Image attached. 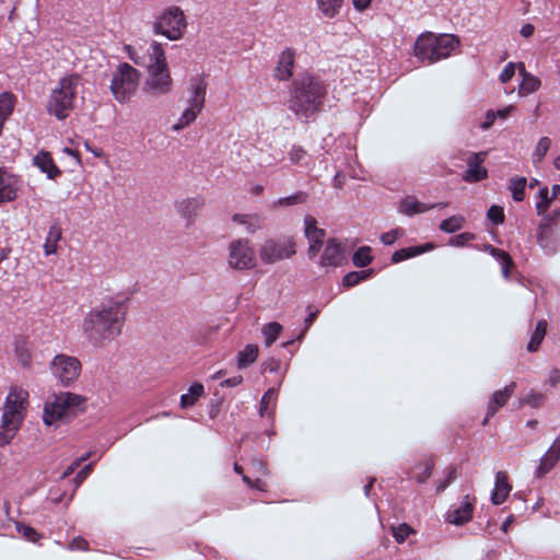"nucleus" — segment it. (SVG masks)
Returning <instances> with one entry per match:
<instances>
[{
    "instance_id": "obj_1",
    "label": "nucleus",
    "mask_w": 560,
    "mask_h": 560,
    "mask_svg": "<svg viewBox=\"0 0 560 560\" xmlns=\"http://www.w3.org/2000/svg\"><path fill=\"white\" fill-rule=\"evenodd\" d=\"M327 93V85L318 77L299 75L290 86L289 109L298 118L310 119L322 112Z\"/></svg>"
},
{
    "instance_id": "obj_2",
    "label": "nucleus",
    "mask_w": 560,
    "mask_h": 560,
    "mask_svg": "<svg viewBox=\"0 0 560 560\" xmlns=\"http://www.w3.org/2000/svg\"><path fill=\"white\" fill-rule=\"evenodd\" d=\"M27 397V392L16 387L11 388L7 396L0 422V447L9 444L18 433L24 419Z\"/></svg>"
},
{
    "instance_id": "obj_3",
    "label": "nucleus",
    "mask_w": 560,
    "mask_h": 560,
    "mask_svg": "<svg viewBox=\"0 0 560 560\" xmlns=\"http://www.w3.org/2000/svg\"><path fill=\"white\" fill-rule=\"evenodd\" d=\"M145 66L149 70V78L144 90L152 95L167 94L172 89V78L161 44L153 42L150 45Z\"/></svg>"
},
{
    "instance_id": "obj_4",
    "label": "nucleus",
    "mask_w": 560,
    "mask_h": 560,
    "mask_svg": "<svg viewBox=\"0 0 560 560\" xmlns=\"http://www.w3.org/2000/svg\"><path fill=\"white\" fill-rule=\"evenodd\" d=\"M458 45L459 40L455 35L441 34L436 36L431 32H427L417 38L413 54L421 61L433 63L450 57Z\"/></svg>"
},
{
    "instance_id": "obj_5",
    "label": "nucleus",
    "mask_w": 560,
    "mask_h": 560,
    "mask_svg": "<svg viewBox=\"0 0 560 560\" xmlns=\"http://www.w3.org/2000/svg\"><path fill=\"white\" fill-rule=\"evenodd\" d=\"M80 88L81 78L77 74L60 79L58 84L51 90L47 102L48 113L59 120L67 118L74 108Z\"/></svg>"
},
{
    "instance_id": "obj_6",
    "label": "nucleus",
    "mask_w": 560,
    "mask_h": 560,
    "mask_svg": "<svg viewBox=\"0 0 560 560\" xmlns=\"http://www.w3.org/2000/svg\"><path fill=\"white\" fill-rule=\"evenodd\" d=\"M82 396L72 393H60L54 396L51 401H47L44 407L43 420L45 424L52 425L57 421L74 412L83 404Z\"/></svg>"
},
{
    "instance_id": "obj_7",
    "label": "nucleus",
    "mask_w": 560,
    "mask_h": 560,
    "mask_svg": "<svg viewBox=\"0 0 560 560\" xmlns=\"http://www.w3.org/2000/svg\"><path fill=\"white\" fill-rule=\"evenodd\" d=\"M139 84V72L128 63H121L115 72L110 91L116 101L126 103L137 91Z\"/></svg>"
},
{
    "instance_id": "obj_8",
    "label": "nucleus",
    "mask_w": 560,
    "mask_h": 560,
    "mask_svg": "<svg viewBox=\"0 0 560 560\" xmlns=\"http://www.w3.org/2000/svg\"><path fill=\"white\" fill-rule=\"evenodd\" d=\"M131 295L130 291H126L107 300V339L121 334Z\"/></svg>"
},
{
    "instance_id": "obj_9",
    "label": "nucleus",
    "mask_w": 560,
    "mask_h": 560,
    "mask_svg": "<svg viewBox=\"0 0 560 560\" xmlns=\"http://www.w3.org/2000/svg\"><path fill=\"white\" fill-rule=\"evenodd\" d=\"M186 28L184 12L177 7H171L161 14L154 23L156 34L164 35L171 40L179 39Z\"/></svg>"
},
{
    "instance_id": "obj_10",
    "label": "nucleus",
    "mask_w": 560,
    "mask_h": 560,
    "mask_svg": "<svg viewBox=\"0 0 560 560\" xmlns=\"http://www.w3.org/2000/svg\"><path fill=\"white\" fill-rule=\"evenodd\" d=\"M228 262L235 270H249L256 266L255 250L247 238L230 243Z\"/></svg>"
},
{
    "instance_id": "obj_11",
    "label": "nucleus",
    "mask_w": 560,
    "mask_h": 560,
    "mask_svg": "<svg viewBox=\"0 0 560 560\" xmlns=\"http://www.w3.org/2000/svg\"><path fill=\"white\" fill-rule=\"evenodd\" d=\"M295 254V242L292 237L278 241L269 238L264 242L259 249V255L265 264H275L276 261L290 258Z\"/></svg>"
},
{
    "instance_id": "obj_12",
    "label": "nucleus",
    "mask_w": 560,
    "mask_h": 560,
    "mask_svg": "<svg viewBox=\"0 0 560 560\" xmlns=\"http://www.w3.org/2000/svg\"><path fill=\"white\" fill-rule=\"evenodd\" d=\"M51 373L62 385L75 381L81 372V362L71 355L57 354L50 363Z\"/></svg>"
},
{
    "instance_id": "obj_13",
    "label": "nucleus",
    "mask_w": 560,
    "mask_h": 560,
    "mask_svg": "<svg viewBox=\"0 0 560 560\" xmlns=\"http://www.w3.org/2000/svg\"><path fill=\"white\" fill-rule=\"evenodd\" d=\"M304 234L308 241V255L311 258L315 257L322 249L326 231L317 226V220L307 214L304 217Z\"/></svg>"
},
{
    "instance_id": "obj_14",
    "label": "nucleus",
    "mask_w": 560,
    "mask_h": 560,
    "mask_svg": "<svg viewBox=\"0 0 560 560\" xmlns=\"http://www.w3.org/2000/svg\"><path fill=\"white\" fill-rule=\"evenodd\" d=\"M476 501V497L465 495L458 506L447 511L446 521L457 526L467 524L472 518Z\"/></svg>"
},
{
    "instance_id": "obj_15",
    "label": "nucleus",
    "mask_w": 560,
    "mask_h": 560,
    "mask_svg": "<svg viewBox=\"0 0 560 560\" xmlns=\"http://www.w3.org/2000/svg\"><path fill=\"white\" fill-rule=\"evenodd\" d=\"M84 332L94 345L101 346L105 336V315L104 311L91 313L84 320Z\"/></svg>"
},
{
    "instance_id": "obj_16",
    "label": "nucleus",
    "mask_w": 560,
    "mask_h": 560,
    "mask_svg": "<svg viewBox=\"0 0 560 560\" xmlns=\"http://www.w3.org/2000/svg\"><path fill=\"white\" fill-rule=\"evenodd\" d=\"M488 153L485 151L471 153L467 160V170L463 175V179L467 183H478L488 178L487 168L482 167Z\"/></svg>"
},
{
    "instance_id": "obj_17",
    "label": "nucleus",
    "mask_w": 560,
    "mask_h": 560,
    "mask_svg": "<svg viewBox=\"0 0 560 560\" xmlns=\"http://www.w3.org/2000/svg\"><path fill=\"white\" fill-rule=\"evenodd\" d=\"M516 388V383L511 382L509 385H506L503 389L495 390L487 406V412L486 417L482 420L481 424L486 427L490 419L494 417V415L498 412V410L506 405L509 399L512 397Z\"/></svg>"
},
{
    "instance_id": "obj_18",
    "label": "nucleus",
    "mask_w": 560,
    "mask_h": 560,
    "mask_svg": "<svg viewBox=\"0 0 560 560\" xmlns=\"http://www.w3.org/2000/svg\"><path fill=\"white\" fill-rule=\"evenodd\" d=\"M296 52L293 48L284 49L277 61L273 77L278 81H288L293 75Z\"/></svg>"
},
{
    "instance_id": "obj_19",
    "label": "nucleus",
    "mask_w": 560,
    "mask_h": 560,
    "mask_svg": "<svg viewBox=\"0 0 560 560\" xmlns=\"http://www.w3.org/2000/svg\"><path fill=\"white\" fill-rule=\"evenodd\" d=\"M560 460V434L556 438L552 445L540 458L539 465L535 471L537 478L545 477Z\"/></svg>"
},
{
    "instance_id": "obj_20",
    "label": "nucleus",
    "mask_w": 560,
    "mask_h": 560,
    "mask_svg": "<svg viewBox=\"0 0 560 560\" xmlns=\"http://www.w3.org/2000/svg\"><path fill=\"white\" fill-rule=\"evenodd\" d=\"M20 180L4 168H0V203L10 202L18 196Z\"/></svg>"
},
{
    "instance_id": "obj_21",
    "label": "nucleus",
    "mask_w": 560,
    "mask_h": 560,
    "mask_svg": "<svg viewBox=\"0 0 560 560\" xmlns=\"http://www.w3.org/2000/svg\"><path fill=\"white\" fill-rule=\"evenodd\" d=\"M203 207L205 199L201 197L183 199L176 203L177 212L187 221L188 226L195 222Z\"/></svg>"
},
{
    "instance_id": "obj_22",
    "label": "nucleus",
    "mask_w": 560,
    "mask_h": 560,
    "mask_svg": "<svg viewBox=\"0 0 560 560\" xmlns=\"http://www.w3.org/2000/svg\"><path fill=\"white\" fill-rule=\"evenodd\" d=\"M345 259L343 248L336 238H329L320 257V266L338 267Z\"/></svg>"
},
{
    "instance_id": "obj_23",
    "label": "nucleus",
    "mask_w": 560,
    "mask_h": 560,
    "mask_svg": "<svg viewBox=\"0 0 560 560\" xmlns=\"http://www.w3.org/2000/svg\"><path fill=\"white\" fill-rule=\"evenodd\" d=\"M190 96L188 98V104L191 107L201 109L205 107L206 103V93H207V82L203 75H196L190 80Z\"/></svg>"
},
{
    "instance_id": "obj_24",
    "label": "nucleus",
    "mask_w": 560,
    "mask_h": 560,
    "mask_svg": "<svg viewBox=\"0 0 560 560\" xmlns=\"http://www.w3.org/2000/svg\"><path fill=\"white\" fill-rule=\"evenodd\" d=\"M512 486L509 482V476L505 471H498L495 475L494 489L491 493V502L494 505L502 504L509 497Z\"/></svg>"
},
{
    "instance_id": "obj_25",
    "label": "nucleus",
    "mask_w": 560,
    "mask_h": 560,
    "mask_svg": "<svg viewBox=\"0 0 560 560\" xmlns=\"http://www.w3.org/2000/svg\"><path fill=\"white\" fill-rule=\"evenodd\" d=\"M33 164L45 173L49 179H55L61 174L48 152L40 151L33 158Z\"/></svg>"
},
{
    "instance_id": "obj_26",
    "label": "nucleus",
    "mask_w": 560,
    "mask_h": 560,
    "mask_svg": "<svg viewBox=\"0 0 560 560\" xmlns=\"http://www.w3.org/2000/svg\"><path fill=\"white\" fill-rule=\"evenodd\" d=\"M431 209H432V206L420 202L413 196H407V197L402 198L399 202V211L402 214H406L408 217H412L418 213H423Z\"/></svg>"
},
{
    "instance_id": "obj_27",
    "label": "nucleus",
    "mask_w": 560,
    "mask_h": 560,
    "mask_svg": "<svg viewBox=\"0 0 560 560\" xmlns=\"http://www.w3.org/2000/svg\"><path fill=\"white\" fill-rule=\"evenodd\" d=\"M434 248L433 243H425L424 245L411 246L396 250L392 256V262L398 264L402 260L416 257Z\"/></svg>"
},
{
    "instance_id": "obj_28",
    "label": "nucleus",
    "mask_w": 560,
    "mask_h": 560,
    "mask_svg": "<svg viewBox=\"0 0 560 560\" xmlns=\"http://www.w3.org/2000/svg\"><path fill=\"white\" fill-rule=\"evenodd\" d=\"M310 195L306 191L298 190L291 196L281 197L275 200L269 208L277 210L279 208H288L296 205H304L308 201Z\"/></svg>"
},
{
    "instance_id": "obj_29",
    "label": "nucleus",
    "mask_w": 560,
    "mask_h": 560,
    "mask_svg": "<svg viewBox=\"0 0 560 560\" xmlns=\"http://www.w3.org/2000/svg\"><path fill=\"white\" fill-rule=\"evenodd\" d=\"M232 221L236 224L245 225L246 231L250 234L255 233L257 230H260L262 226V218L257 213L252 214H241L235 213L232 217Z\"/></svg>"
},
{
    "instance_id": "obj_30",
    "label": "nucleus",
    "mask_w": 560,
    "mask_h": 560,
    "mask_svg": "<svg viewBox=\"0 0 560 560\" xmlns=\"http://www.w3.org/2000/svg\"><path fill=\"white\" fill-rule=\"evenodd\" d=\"M537 243L549 254L557 252L556 242L552 237V229L549 224H540L537 231Z\"/></svg>"
},
{
    "instance_id": "obj_31",
    "label": "nucleus",
    "mask_w": 560,
    "mask_h": 560,
    "mask_svg": "<svg viewBox=\"0 0 560 560\" xmlns=\"http://www.w3.org/2000/svg\"><path fill=\"white\" fill-rule=\"evenodd\" d=\"M343 3L345 0H316L318 11L328 19L337 16L343 7Z\"/></svg>"
},
{
    "instance_id": "obj_32",
    "label": "nucleus",
    "mask_w": 560,
    "mask_h": 560,
    "mask_svg": "<svg viewBox=\"0 0 560 560\" xmlns=\"http://www.w3.org/2000/svg\"><path fill=\"white\" fill-rule=\"evenodd\" d=\"M288 154L292 164L300 166H310L313 164L310 154L302 145L293 144Z\"/></svg>"
},
{
    "instance_id": "obj_33",
    "label": "nucleus",
    "mask_w": 560,
    "mask_h": 560,
    "mask_svg": "<svg viewBox=\"0 0 560 560\" xmlns=\"http://www.w3.org/2000/svg\"><path fill=\"white\" fill-rule=\"evenodd\" d=\"M205 394L203 385L195 383L189 387L187 394L180 396L182 408H189L196 404V401Z\"/></svg>"
},
{
    "instance_id": "obj_34",
    "label": "nucleus",
    "mask_w": 560,
    "mask_h": 560,
    "mask_svg": "<svg viewBox=\"0 0 560 560\" xmlns=\"http://www.w3.org/2000/svg\"><path fill=\"white\" fill-rule=\"evenodd\" d=\"M547 322L545 319H540L536 328L532 335V338L527 345V350L529 352H536L540 347L546 334H547Z\"/></svg>"
},
{
    "instance_id": "obj_35",
    "label": "nucleus",
    "mask_w": 560,
    "mask_h": 560,
    "mask_svg": "<svg viewBox=\"0 0 560 560\" xmlns=\"http://www.w3.org/2000/svg\"><path fill=\"white\" fill-rule=\"evenodd\" d=\"M258 346L256 345H247L242 351L237 354V365L238 368H247L252 363H254L258 358Z\"/></svg>"
},
{
    "instance_id": "obj_36",
    "label": "nucleus",
    "mask_w": 560,
    "mask_h": 560,
    "mask_svg": "<svg viewBox=\"0 0 560 560\" xmlns=\"http://www.w3.org/2000/svg\"><path fill=\"white\" fill-rule=\"evenodd\" d=\"M61 238V229L58 224H52L49 228L46 242L44 244L45 254L51 255L56 253L57 249V243Z\"/></svg>"
},
{
    "instance_id": "obj_37",
    "label": "nucleus",
    "mask_w": 560,
    "mask_h": 560,
    "mask_svg": "<svg viewBox=\"0 0 560 560\" xmlns=\"http://www.w3.org/2000/svg\"><path fill=\"white\" fill-rule=\"evenodd\" d=\"M526 185L527 179L525 177L514 176L510 179L509 189L515 201L520 202L524 200Z\"/></svg>"
},
{
    "instance_id": "obj_38",
    "label": "nucleus",
    "mask_w": 560,
    "mask_h": 560,
    "mask_svg": "<svg viewBox=\"0 0 560 560\" xmlns=\"http://www.w3.org/2000/svg\"><path fill=\"white\" fill-rule=\"evenodd\" d=\"M15 95L11 92H2L0 94V118L8 120L14 109Z\"/></svg>"
},
{
    "instance_id": "obj_39",
    "label": "nucleus",
    "mask_w": 560,
    "mask_h": 560,
    "mask_svg": "<svg viewBox=\"0 0 560 560\" xmlns=\"http://www.w3.org/2000/svg\"><path fill=\"white\" fill-rule=\"evenodd\" d=\"M352 261L359 268L369 266L373 261L372 248L370 246L359 247L353 254Z\"/></svg>"
},
{
    "instance_id": "obj_40",
    "label": "nucleus",
    "mask_w": 560,
    "mask_h": 560,
    "mask_svg": "<svg viewBox=\"0 0 560 560\" xmlns=\"http://www.w3.org/2000/svg\"><path fill=\"white\" fill-rule=\"evenodd\" d=\"M200 113L201 109L188 106V108L179 117L178 121L173 126V130L179 131L188 127L191 122L196 120Z\"/></svg>"
},
{
    "instance_id": "obj_41",
    "label": "nucleus",
    "mask_w": 560,
    "mask_h": 560,
    "mask_svg": "<svg viewBox=\"0 0 560 560\" xmlns=\"http://www.w3.org/2000/svg\"><path fill=\"white\" fill-rule=\"evenodd\" d=\"M465 223V218L463 215H452L440 223V230L445 233H455L459 231Z\"/></svg>"
},
{
    "instance_id": "obj_42",
    "label": "nucleus",
    "mask_w": 560,
    "mask_h": 560,
    "mask_svg": "<svg viewBox=\"0 0 560 560\" xmlns=\"http://www.w3.org/2000/svg\"><path fill=\"white\" fill-rule=\"evenodd\" d=\"M282 331V326L277 323L272 322L262 327V335L265 338V345L267 347H270L280 336Z\"/></svg>"
},
{
    "instance_id": "obj_43",
    "label": "nucleus",
    "mask_w": 560,
    "mask_h": 560,
    "mask_svg": "<svg viewBox=\"0 0 560 560\" xmlns=\"http://www.w3.org/2000/svg\"><path fill=\"white\" fill-rule=\"evenodd\" d=\"M551 145V139L549 137H541L536 144V148L532 154V160L534 164H538L542 162L548 150Z\"/></svg>"
},
{
    "instance_id": "obj_44",
    "label": "nucleus",
    "mask_w": 560,
    "mask_h": 560,
    "mask_svg": "<svg viewBox=\"0 0 560 560\" xmlns=\"http://www.w3.org/2000/svg\"><path fill=\"white\" fill-rule=\"evenodd\" d=\"M540 80L537 77L526 74L520 84L518 92L521 95L534 93L540 88Z\"/></svg>"
},
{
    "instance_id": "obj_45",
    "label": "nucleus",
    "mask_w": 560,
    "mask_h": 560,
    "mask_svg": "<svg viewBox=\"0 0 560 560\" xmlns=\"http://www.w3.org/2000/svg\"><path fill=\"white\" fill-rule=\"evenodd\" d=\"M276 389L269 388L261 397L260 400V408H259V415L261 417L265 416H271L273 413V410H269V406L272 405L275 407V400H276Z\"/></svg>"
},
{
    "instance_id": "obj_46",
    "label": "nucleus",
    "mask_w": 560,
    "mask_h": 560,
    "mask_svg": "<svg viewBox=\"0 0 560 560\" xmlns=\"http://www.w3.org/2000/svg\"><path fill=\"white\" fill-rule=\"evenodd\" d=\"M433 467L434 463L432 460H428L424 464H419L416 468L421 469V471L413 474L411 478L415 479L418 483H424L431 477Z\"/></svg>"
},
{
    "instance_id": "obj_47",
    "label": "nucleus",
    "mask_w": 560,
    "mask_h": 560,
    "mask_svg": "<svg viewBox=\"0 0 560 560\" xmlns=\"http://www.w3.org/2000/svg\"><path fill=\"white\" fill-rule=\"evenodd\" d=\"M500 265L502 275L505 279L510 278L511 270L514 268V261L509 253L502 250L500 255L495 258Z\"/></svg>"
},
{
    "instance_id": "obj_48",
    "label": "nucleus",
    "mask_w": 560,
    "mask_h": 560,
    "mask_svg": "<svg viewBox=\"0 0 560 560\" xmlns=\"http://www.w3.org/2000/svg\"><path fill=\"white\" fill-rule=\"evenodd\" d=\"M539 198L540 200L536 203V211L538 215H542L546 213L550 202L553 200L551 199V196L549 197L548 187L545 186L539 190Z\"/></svg>"
},
{
    "instance_id": "obj_49",
    "label": "nucleus",
    "mask_w": 560,
    "mask_h": 560,
    "mask_svg": "<svg viewBox=\"0 0 560 560\" xmlns=\"http://www.w3.org/2000/svg\"><path fill=\"white\" fill-rule=\"evenodd\" d=\"M392 533L397 542H404L408 536L413 533V529L406 523L392 528Z\"/></svg>"
},
{
    "instance_id": "obj_50",
    "label": "nucleus",
    "mask_w": 560,
    "mask_h": 560,
    "mask_svg": "<svg viewBox=\"0 0 560 560\" xmlns=\"http://www.w3.org/2000/svg\"><path fill=\"white\" fill-rule=\"evenodd\" d=\"M15 354L23 366H28L31 353L23 341L15 342Z\"/></svg>"
},
{
    "instance_id": "obj_51",
    "label": "nucleus",
    "mask_w": 560,
    "mask_h": 560,
    "mask_svg": "<svg viewBox=\"0 0 560 560\" xmlns=\"http://www.w3.org/2000/svg\"><path fill=\"white\" fill-rule=\"evenodd\" d=\"M487 217L495 225L502 224L505 218L503 208L497 205H493L489 208Z\"/></svg>"
},
{
    "instance_id": "obj_52",
    "label": "nucleus",
    "mask_w": 560,
    "mask_h": 560,
    "mask_svg": "<svg viewBox=\"0 0 560 560\" xmlns=\"http://www.w3.org/2000/svg\"><path fill=\"white\" fill-rule=\"evenodd\" d=\"M404 231L399 228L394 229L392 231H388L386 233H383L381 235V242L384 245H392L394 244L400 236H402Z\"/></svg>"
},
{
    "instance_id": "obj_53",
    "label": "nucleus",
    "mask_w": 560,
    "mask_h": 560,
    "mask_svg": "<svg viewBox=\"0 0 560 560\" xmlns=\"http://www.w3.org/2000/svg\"><path fill=\"white\" fill-rule=\"evenodd\" d=\"M18 530L19 533L25 537L26 539H28L30 541H36L39 537V535L37 534V532L28 526V525H24V524H19L18 525Z\"/></svg>"
},
{
    "instance_id": "obj_54",
    "label": "nucleus",
    "mask_w": 560,
    "mask_h": 560,
    "mask_svg": "<svg viewBox=\"0 0 560 560\" xmlns=\"http://www.w3.org/2000/svg\"><path fill=\"white\" fill-rule=\"evenodd\" d=\"M546 396L541 393H530L524 398V402L532 407H539L545 401Z\"/></svg>"
},
{
    "instance_id": "obj_55",
    "label": "nucleus",
    "mask_w": 560,
    "mask_h": 560,
    "mask_svg": "<svg viewBox=\"0 0 560 560\" xmlns=\"http://www.w3.org/2000/svg\"><path fill=\"white\" fill-rule=\"evenodd\" d=\"M92 470V464L84 465L77 474L74 478V490L86 479Z\"/></svg>"
},
{
    "instance_id": "obj_56",
    "label": "nucleus",
    "mask_w": 560,
    "mask_h": 560,
    "mask_svg": "<svg viewBox=\"0 0 560 560\" xmlns=\"http://www.w3.org/2000/svg\"><path fill=\"white\" fill-rule=\"evenodd\" d=\"M515 69H516L515 63L514 62H509L503 68L502 72L500 73V81L502 83L509 82L514 77Z\"/></svg>"
},
{
    "instance_id": "obj_57",
    "label": "nucleus",
    "mask_w": 560,
    "mask_h": 560,
    "mask_svg": "<svg viewBox=\"0 0 560 560\" xmlns=\"http://www.w3.org/2000/svg\"><path fill=\"white\" fill-rule=\"evenodd\" d=\"M253 469L260 476H267L269 474L267 463L260 458H253L250 460Z\"/></svg>"
},
{
    "instance_id": "obj_58",
    "label": "nucleus",
    "mask_w": 560,
    "mask_h": 560,
    "mask_svg": "<svg viewBox=\"0 0 560 560\" xmlns=\"http://www.w3.org/2000/svg\"><path fill=\"white\" fill-rule=\"evenodd\" d=\"M69 549L70 550H82V551H86L89 550V542L86 539H84L83 537H75L73 538L70 544H69Z\"/></svg>"
},
{
    "instance_id": "obj_59",
    "label": "nucleus",
    "mask_w": 560,
    "mask_h": 560,
    "mask_svg": "<svg viewBox=\"0 0 560 560\" xmlns=\"http://www.w3.org/2000/svg\"><path fill=\"white\" fill-rule=\"evenodd\" d=\"M360 283L358 271L348 272L342 279V285L345 288H352Z\"/></svg>"
},
{
    "instance_id": "obj_60",
    "label": "nucleus",
    "mask_w": 560,
    "mask_h": 560,
    "mask_svg": "<svg viewBox=\"0 0 560 560\" xmlns=\"http://www.w3.org/2000/svg\"><path fill=\"white\" fill-rule=\"evenodd\" d=\"M472 240H475V234L465 232L456 235L455 238L451 242V244L460 247Z\"/></svg>"
},
{
    "instance_id": "obj_61",
    "label": "nucleus",
    "mask_w": 560,
    "mask_h": 560,
    "mask_svg": "<svg viewBox=\"0 0 560 560\" xmlns=\"http://www.w3.org/2000/svg\"><path fill=\"white\" fill-rule=\"evenodd\" d=\"M84 460L83 457L81 458H78L75 459L74 462H72L68 467L67 469L63 471V474L61 475V478L62 479H66L68 478L69 476H71L80 466H81V463Z\"/></svg>"
},
{
    "instance_id": "obj_62",
    "label": "nucleus",
    "mask_w": 560,
    "mask_h": 560,
    "mask_svg": "<svg viewBox=\"0 0 560 560\" xmlns=\"http://www.w3.org/2000/svg\"><path fill=\"white\" fill-rule=\"evenodd\" d=\"M372 0H352L353 8L357 11H365L370 8Z\"/></svg>"
},
{
    "instance_id": "obj_63",
    "label": "nucleus",
    "mask_w": 560,
    "mask_h": 560,
    "mask_svg": "<svg viewBox=\"0 0 560 560\" xmlns=\"http://www.w3.org/2000/svg\"><path fill=\"white\" fill-rule=\"evenodd\" d=\"M534 31H535V27L533 24L530 23H526L524 24L522 27H521V31H520V34L525 37V38H528L530 37L533 34H534Z\"/></svg>"
},
{
    "instance_id": "obj_64",
    "label": "nucleus",
    "mask_w": 560,
    "mask_h": 560,
    "mask_svg": "<svg viewBox=\"0 0 560 560\" xmlns=\"http://www.w3.org/2000/svg\"><path fill=\"white\" fill-rule=\"evenodd\" d=\"M457 478V468L454 466H448L445 469V479L452 483Z\"/></svg>"
}]
</instances>
